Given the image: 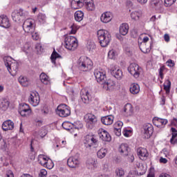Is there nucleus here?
Listing matches in <instances>:
<instances>
[{"mask_svg": "<svg viewBox=\"0 0 177 177\" xmlns=\"http://www.w3.org/2000/svg\"><path fill=\"white\" fill-rule=\"evenodd\" d=\"M77 67L80 71H91L93 68V62L87 57L82 56L77 60Z\"/></svg>", "mask_w": 177, "mask_h": 177, "instance_id": "nucleus-2", "label": "nucleus"}, {"mask_svg": "<svg viewBox=\"0 0 177 177\" xmlns=\"http://www.w3.org/2000/svg\"><path fill=\"white\" fill-rule=\"evenodd\" d=\"M67 164L70 168H77L80 165V158L71 156L67 160Z\"/></svg>", "mask_w": 177, "mask_h": 177, "instance_id": "nucleus-15", "label": "nucleus"}, {"mask_svg": "<svg viewBox=\"0 0 177 177\" xmlns=\"http://www.w3.org/2000/svg\"><path fill=\"white\" fill-rule=\"evenodd\" d=\"M115 174L117 176L122 177L125 175V171L123 170L122 168H118V169H116Z\"/></svg>", "mask_w": 177, "mask_h": 177, "instance_id": "nucleus-48", "label": "nucleus"}, {"mask_svg": "<svg viewBox=\"0 0 177 177\" xmlns=\"http://www.w3.org/2000/svg\"><path fill=\"white\" fill-rule=\"evenodd\" d=\"M84 145L86 147H92L93 145H97V140L92 135H86L84 139Z\"/></svg>", "mask_w": 177, "mask_h": 177, "instance_id": "nucleus-14", "label": "nucleus"}, {"mask_svg": "<svg viewBox=\"0 0 177 177\" xmlns=\"http://www.w3.org/2000/svg\"><path fill=\"white\" fill-rule=\"evenodd\" d=\"M119 31L121 35H127V34H128V31H129V26L128 24H122L120 26Z\"/></svg>", "mask_w": 177, "mask_h": 177, "instance_id": "nucleus-28", "label": "nucleus"}, {"mask_svg": "<svg viewBox=\"0 0 177 177\" xmlns=\"http://www.w3.org/2000/svg\"><path fill=\"white\" fill-rule=\"evenodd\" d=\"M98 135L100 139L104 142H111V136H110V133H109L107 131L103 129H100L98 131Z\"/></svg>", "mask_w": 177, "mask_h": 177, "instance_id": "nucleus-13", "label": "nucleus"}, {"mask_svg": "<svg viewBox=\"0 0 177 177\" xmlns=\"http://www.w3.org/2000/svg\"><path fill=\"white\" fill-rule=\"evenodd\" d=\"M139 48L140 50L142 51L143 53H150V48H149V47H146V44L145 43H140L139 44Z\"/></svg>", "mask_w": 177, "mask_h": 177, "instance_id": "nucleus-41", "label": "nucleus"}, {"mask_svg": "<svg viewBox=\"0 0 177 177\" xmlns=\"http://www.w3.org/2000/svg\"><path fill=\"white\" fill-rule=\"evenodd\" d=\"M65 48L68 50H75L78 46L77 38L74 36H68L65 38Z\"/></svg>", "mask_w": 177, "mask_h": 177, "instance_id": "nucleus-4", "label": "nucleus"}, {"mask_svg": "<svg viewBox=\"0 0 177 177\" xmlns=\"http://www.w3.org/2000/svg\"><path fill=\"white\" fill-rule=\"evenodd\" d=\"M11 16L14 21H20V20H21V17H26V16H28V12L25 11L22 8L19 10H14L11 14Z\"/></svg>", "mask_w": 177, "mask_h": 177, "instance_id": "nucleus-5", "label": "nucleus"}, {"mask_svg": "<svg viewBox=\"0 0 177 177\" xmlns=\"http://www.w3.org/2000/svg\"><path fill=\"white\" fill-rule=\"evenodd\" d=\"M0 27H3V28H9L10 27V21L6 15L0 16Z\"/></svg>", "mask_w": 177, "mask_h": 177, "instance_id": "nucleus-21", "label": "nucleus"}, {"mask_svg": "<svg viewBox=\"0 0 177 177\" xmlns=\"http://www.w3.org/2000/svg\"><path fill=\"white\" fill-rule=\"evenodd\" d=\"M112 19L113 14L110 12H104L100 17V20L102 23H109Z\"/></svg>", "mask_w": 177, "mask_h": 177, "instance_id": "nucleus-22", "label": "nucleus"}, {"mask_svg": "<svg viewBox=\"0 0 177 177\" xmlns=\"http://www.w3.org/2000/svg\"><path fill=\"white\" fill-rule=\"evenodd\" d=\"M7 70L10 74L12 73L14 75H16V74H17V71H19V63L16 62L11 63Z\"/></svg>", "mask_w": 177, "mask_h": 177, "instance_id": "nucleus-24", "label": "nucleus"}, {"mask_svg": "<svg viewBox=\"0 0 177 177\" xmlns=\"http://www.w3.org/2000/svg\"><path fill=\"white\" fill-rule=\"evenodd\" d=\"M151 5L157 10H160L162 8V0H151Z\"/></svg>", "mask_w": 177, "mask_h": 177, "instance_id": "nucleus-29", "label": "nucleus"}, {"mask_svg": "<svg viewBox=\"0 0 177 177\" xmlns=\"http://www.w3.org/2000/svg\"><path fill=\"white\" fill-rule=\"evenodd\" d=\"M101 122L104 125H111L114 122V116L109 115L101 118Z\"/></svg>", "mask_w": 177, "mask_h": 177, "instance_id": "nucleus-23", "label": "nucleus"}, {"mask_svg": "<svg viewBox=\"0 0 177 177\" xmlns=\"http://www.w3.org/2000/svg\"><path fill=\"white\" fill-rule=\"evenodd\" d=\"M66 92L68 93V95H71V96L74 95V88L73 86H68L66 88Z\"/></svg>", "mask_w": 177, "mask_h": 177, "instance_id": "nucleus-57", "label": "nucleus"}, {"mask_svg": "<svg viewBox=\"0 0 177 177\" xmlns=\"http://www.w3.org/2000/svg\"><path fill=\"white\" fill-rule=\"evenodd\" d=\"M107 154V149L102 148L100 149L97 152V156L98 158H104L106 157V155Z\"/></svg>", "mask_w": 177, "mask_h": 177, "instance_id": "nucleus-38", "label": "nucleus"}, {"mask_svg": "<svg viewBox=\"0 0 177 177\" xmlns=\"http://www.w3.org/2000/svg\"><path fill=\"white\" fill-rule=\"evenodd\" d=\"M75 19L76 21H82L84 20V12L77 10L75 12Z\"/></svg>", "mask_w": 177, "mask_h": 177, "instance_id": "nucleus-35", "label": "nucleus"}, {"mask_svg": "<svg viewBox=\"0 0 177 177\" xmlns=\"http://www.w3.org/2000/svg\"><path fill=\"white\" fill-rule=\"evenodd\" d=\"M85 118L86 122V128L88 129H93L95 125H96L97 122V118L92 113H87L85 115Z\"/></svg>", "mask_w": 177, "mask_h": 177, "instance_id": "nucleus-6", "label": "nucleus"}, {"mask_svg": "<svg viewBox=\"0 0 177 177\" xmlns=\"http://www.w3.org/2000/svg\"><path fill=\"white\" fill-rule=\"evenodd\" d=\"M164 89L166 91V93H169V89L171 88V82L169 80H167L164 84Z\"/></svg>", "mask_w": 177, "mask_h": 177, "instance_id": "nucleus-47", "label": "nucleus"}, {"mask_svg": "<svg viewBox=\"0 0 177 177\" xmlns=\"http://www.w3.org/2000/svg\"><path fill=\"white\" fill-rule=\"evenodd\" d=\"M102 87L103 89H104V91H114V88H115V82L111 79H109L106 81L105 80L102 84Z\"/></svg>", "mask_w": 177, "mask_h": 177, "instance_id": "nucleus-11", "label": "nucleus"}, {"mask_svg": "<svg viewBox=\"0 0 177 177\" xmlns=\"http://www.w3.org/2000/svg\"><path fill=\"white\" fill-rule=\"evenodd\" d=\"M84 127V124L81 123V122H76L74 124H71V129H82Z\"/></svg>", "mask_w": 177, "mask_h": 177, "instance_id": "nucleus-43", "label": "nucleus"}, {"mask_svg": "<svg viewBox=\"0 0 177 177\" xmlns=\"http://www.w3.org/2000/svg\"><path fill=\"white\" fill-rule=\"evenodd\" d=\"M117 56V52L115 50H110L108 53V57L109 59H115V57Z\"/></svg>", "mask_w": 177, "mask_h": 177, "instance_id": "nucleus-46", "label": "nucleus"}, {"mask_svg": "<svg viewBox=\"0 0 177 177\" xmlns=\"http://www.w3.org/2000/svg\"><path fill=\"white\" fill-rule=\"evenodd\" d=\"M153 125L150 124H145L144 126V132H143L144 138H145V139H149V138H151V136L153 135Z\"/></svg>", "mask_w": 177, "mask_h": 177, "instance_id": "nucleus-17", "label": "nucleus"}, {"mask_svg": "<svg viewBox=\"0 0 177 177\" xmlns=\"http://www.w3.org/2000/svg\"><path fill=\"white\" fill-rule=\"evenodd\" d=\"M13 128H15V123L10 120L5 121L2 124L3 131H12Z\"/></svg>", "mask_w": 177, "mask_h": 177, "instance_id": "nucleus-26", "label": "nucleus"}, {"mask_svg": "<svg viewBox=\"0 0 177 177\" xmlns=\"http://www.w3.org/2000/svg\"><path fill=\"white\" fill-rule=\"evenodd\" d=\"M142 13L139 11H133L131 13V17L133 20H139Z\"/></svg>", "mask_w": 177, "mask_h": 177, "instance_id": "nucleus-42", "label": "nucleus"}, {"mask_svg": "<svg viewBox=\"0 0 177 177\" xmlns=\"http://www.w3.org/2000/svg\"><path fill=\"white\" fill-rule=\"evenodd\" d=\"M48 135V131L45 129H41L39 131V136L41 138H45Z\"/></svg>", "mask_w": 177, "mask_h": 177, "instance_id": "nucleus-56", "label": "nucleus"}, {"mask_svg": "<svg viewBox=\"0 0 177 177\" xmlns=\"http://www.w3.org/2000/svg\"><path fill=\"white\" fill-rule=\"evenodd\" d=\"M127 70L129 73L134 77V78H139L140 73H142V68L140 66L135 63L131 64Z\"/></svg>", "mask_w": 177, "mask_h": 177, "instance_id": "nucleus-7", "label": "nucleus"}, {"mask_svg": "<svg viewBox=\"0 0 177 177\" xmlns=\"http://www.w3.org/2000/svg\"><path fill=\"white\" fill-rule=\"evenodd\" d=\"M0 107L1 110H3V111H6V110H8V108L9 107V101L4 100L1 102Z\"/></svg>", "mask_w": 177, "mask_h": 177, "instance_id": "nucleus-44", "label": "nucleus"}, {"mask_svg": "<svg viewBox=\"0 0 177 177\" xmlns=\"http://www.w3.org/2000/svg\"><path fill=\"white\" fill-rule=\"evenodd\" d=\"M39 175L40 177H46V175H48V171H46L45 169H41Z\"/></svg>", "mask_w": 177, "mask_h": 177, "instance_id": "nucleus-61", "label": "nucleus"}, {"mask_svg": "<svg viewBox=\"0 0 177 177\" xmlns=\"http://www.w3.org/2000/svg\"><path fill=\"white\" fill-rule=\"evenodd\" d=\"M78 8H82L85 5V0H73Z\"/></svg>", "mask_w": 177, "mask_h": 177, "instance_id": "nucleus-50", "label": "nucleus"}, {"mask_svg": "<svg viewBox=\"0 0 177 177\" xmlns=\"http://www.w3.org/2000/svg\"><path fill=\"white\" fill-rule=\"evenodd\" d=\"M111 74L116 78V80H122V77H124V74L122 73V70L120 69L117 66H112L111 68Z\"/></svg>", "mask_w": 177, "mask_h": 177, "instance_id": "nucleus-12", "label": "nucleus"}, {"mask_svg": "<svg viewBox=\"0 0 177 177\" xmlns=\"http://www.w3.org/2000/svg\"><path fill=\"white\" fill-rule=\"evenodd\" d=\"M129 91L132 95H138L140 92V86L136 83H133L131 84Z\"/></svg>", "mask_w": 177, "mask_h": 177, "instance_id": "nucleus-27", "label": "nucleus"}, {"mask_svg": "<svg viewBox=\"0 0 177 177\" xmlns=\"http://www.w3.org/2000/svg\"><path fill=\"white\" fill-rule=\"evenodd\" d=\"M160 162H161L162 164H167V162H168V160H167V158L161 157L160 159Z\"/></svg>", "mask_w": 177, "mask_h": 177, "instance_id": "nucleus-64", "label": "nucleus"}, {"mask_svg": "<svg viewBox=\"0 0 177 177\" xmlns=\"http://www.w3.org/2000/svg\"><path fill=\"white\" fill-rule=\"evenodd\" d=\"M19 82L22 85V86H28V84H30L28 79L23 76L19 77Z\"/></svg>", "mask_w": 177, "mask_h": 177, "instance_id": "nucleus-39", "label": "nucleus"}, {"mask_svg": "<svg viewBox=\"0 0 177 177\" xmlns=\"http://www.w3.org/2000/svg\"><path fill=\"white\" fill-rule=\"evenodd\" d=\"M129 151H131V149L128 146V144H122L119 147V152L124 157L129 156Z\"/></svg>", "mask_w": 177, "mask_h": 177, "instance_id": "nucleus-20", "label": "nucleus"}, {"mask_svg": "<svg viewBox=\"0 0 177 177\" xmlns=\"http://www.w3.org/2000/svg\"><path fill=\"white\" fill-rule=\"evenodd\" d=\"M53 163L52 162V160H48L47 162V164L46 165V168H48V169H52L53 168Z\"/></svg>", "mask_w": 177, "mask_h": 177, "instance_id": "nucleus-59", "label": "nucleus"}, {"mask_svg": "<svg viewBox=\"0 0 177 177\" xmlns=\"http://www.w3.org/2000/svg\"><path fill=\"white\" fill-rule=\"evenodd\" d=\"M3 59L7 68L13 63V59L10 56H6L3 58Z\"/></svg>", "mask_w": 177, "mask_h": 177, "instance_id": "nucleus-37", "label": "nucleus"}, {"mask_svg": "<svg viewBox=\"0 0 177 177\" xmlns=\"http://www.w3.org/2000/svg\"><path fill=\"white\" fill-rule=\"evenodd\" d=\"M37 19L39 21V23H45L46 21V16L44 14H39Z\"/></svg>", "mask_w": 177, "mask_h": 177, "instance_id": "nucleus-51", "label": "nucleus"}, {"mask_svg": "<svg viewBox=\"0 0 177 177\" xmlns=\"http://www.w3.org/2000/svg\"><path fill=\"white\" fill-rule=\"evenodd\" d=\"M171 131L172 132L171 135V138L170 139V143L171 145H176L177 144V139H175L177 136V130L176 129L171 127Z\"/></svg>", "mask_w": 177, "mask_h": 177, "instance_id": "nucleus-31", "label": "nucleus"}, {"mask_svg": "<svg viewBox=\"0 0 177 177\" xmlns=\"http://www.w3.org/2000/svg\"><path fill=\"white\" fill-rule=\"evenodd\" d=\"M166 64H167L168 67H174L175 62L172 59H169L166 62Z\"/></svg>", "mask_w": 177, "mask_h": 177, "instance_id": "nucleus-58", "label": "nucleus"}, {"mask_svg": "<svg viewBox=\"0 0 177 177\" xmlns=\"http://www.w3.org/2000/svg\"><path fill=\"white\" fill-rule=\"evenodd\" d=\"M18 111L20 115H21V117H28L32 113L31 108H30V105L26 103L21 104L19 105Z\"/></svg>", "mask_w": 177, "mask_h": 177, "instance_id": "nucleus-9", "label": "nucleus"}, {"mask_svg": "<svg viewBox=\"0 0 177 177\" xmlns=\"http://www.w3.org/2000/svg\"><path fill=\"white\" fill-rule=\"evenodd\" d=\"M81 99L85 104H88L91 100H92V96L89 94V92L86 90H82L80 92Z\"/></svg>", "mask_w": 177, "mask_h": 177, "instance_id": "nucleus-18", "label": "nucleus"}, {"mask_svg": "<svg viewBox=\"0 0 177 177\" xmlns=\"http://www.w3.org/2000/svg\"><path fill=\"white\" fill-rule=\"evenodd\" d=\"M48 160L45 158V156L40 155L38 158V162L39 164H41V165H43V167H46V165L48 164Z\"/></svg>", "mask_w": 177, "mask_h": 177, "instance_id": "nucleus-40", "label": "nucleus"}, {"mask_svg": "<svg viewBox=\"0 0 177 177\" xmlns=\"http://www.w3.org/2000/svg\"><path fill=\"white\" fill-rule=\"evenodd\" d=\"M113 132L116 136H121V129H114Z\"/></svg>", "mask_w": 177, "mask_h": 177, "instance_id": "nucleus-62", "label": "nucleus"}, {"mask_svg": "<svg viewBox=\"0 0 177 177\" xmlns=\"http://www.w3.org/2000/svg\"><path fill=\"white\" fill-rule=\"evenodd\" d=\"M98 42L102 48H106L109 46L111 41V35L104 29H100L97 32Z\"/></svg>", "mask_w": 177, "mask_h": 177, "instance_id": "nucleus-1", "label": "nucleus"}, {"mask_svg": "<svg viewBox=\"0 0 177 177\" xmlns=\"http://www.w3.org/2000/svg\"><path fill=\"white\" fill-rule=\"evenodd\" d=\"M137 153L140 160H146L147 156H149V153H147V149L140 147L137 149Z\"/></svg>", "mask_w": 177, "mask_h": 177, "instance_id": "nucleus-25", "label": "nucleus"}, {"mask_svg": "<svg viewBox=\"0 0 177 177\" xmlns=\"http://www.w3.org/2000/svg\"><path fill=\"white\" fill-rule=\"evenodd\" d=\"M6 177H15L13 171H12V170H9L6 174Z\"/></svg>", "mask_w": 177, "mask_h": 177, "instance_id": "nucleus-63", "label": "nucleus"}, {"mask_svg": "<svg viewBox=\"0 0 177 177\" xmlns=\"http://www.w3.org/2000/svg\"><path fill=\"white\" fill-rule=\"evenodd\" d=\"M28 102L34 107H37L39 104V95L34 93H31L28 98Z\"/></svg>", "mask_w": 177, "mask_h": 177, "instance_id": "nucleus-16", "label": "nucleus"}, {"mask_svg": "<svg viewBox=\"0 0 177 177\" xmlns=\"http://www.w3.org/2000/svg\"><path fill=\"white\" fill-rule=\"evenodd\" d=\"M71 31L69 32V34H75L77 32V31H78V26H77V25L75 24H73L71 26Z\"/></svg>", "mask_w": 177, "mask_h": 177, "instance_id": "nucleus-55", "label": "nucleus"}, {"mask_svg": "<svg viewBox=\"0 0 177 177\" xmlns=\"http://www.w3.org/2000/svg\"><path fill=\"white\" fill-rule=\"evenodd\" d=\"M39 78L42 84H44V85H49V84H50L49 77L44 73H41Z\"/></svg>", "mask_w": 177, "mask_h": 177, "instance_id": "nucleus-30", "label": "nucleus"}, {"mask_svg": "<svg viewBox=\"0 0 177 177\" xmlns=\"http://www.w3.org/2000/svg\"><path fill=\"white\" fill-rule=\"evenodd\" d=\"M84 5H86L87 10H95V3H93V0H85Z\"/></svg>", "mask_w": 177, "mask_h": 177, "instance_id": "nucleus-33", "label": "nucleus"}, {"mask_svg": "<svg viewBox=\"0 0 177 177\" xmlns=\"http://www.w3.org/2000/svg\"><path fill=\"white\" fill-rule=\"evenodd\" d=\"M124 112L127 114V115H132L133 113V108L132 107V104L127 103L124 106Z\"/></svg>", "mask_w": 177, "mask_h": 177, "instance_id": "nucleus-32", "label": "nucleus"}, {"mask_svg": "<svg viewBox=\"0 0 177 177\" xmlns=\"http://www.w3.org/2000/svg\"><path fill=\"white\" fill-rule=\"evenodd\" d=\"M31 49V44L28 42L26 43L24 45L23 47V50L24 52H25L26 53H28L30 52V50Z\"/></svg>", "mask_w": 177, "mask_h": 177, "instance_id": "nucleus-49", "label": "nucleus"}, {"mask_svg": "<svg viewBox=\"0 0 177 177\" xmlns=\"http://www.w3.org/2000/svg\"><path fill=\"white\" fill-rule=\"evenodd\" d=\"M23 28L25 32H28V34H31L32 38L35 39V41H38L39 39V35L34 32L35 30V28L34 26V20L32 19H26L23 24Z\"/></svg>", "mask_w": 177, "mask_h": 177, "instance_id": "nucleus-3", "label": "nucleus"}, {"mask_svg": "<svg viewBox=\"0 0 177 177\" xmlns=\"http://www.w3.org/2000/svg\"><path fill=\"white\" fill-rule=\"evenodd\" d=\"M61 57L62 56L59 55L57 52H56V50H54L53 53L51 54L50 59L52 63H53V64H56V59H61Z\"/></svg>", "mask_w": 177, "mask_h": 177, "instance_id": "nucleus-36", "label": "nucleus"}, {"mask_svg": "<svg viewBox=\"0 0 177 177\" xmlns=\"http://www.w3.org/2000/svg\"><path fill=\"white\" fill-rule=\"evenodd\" d=\"M175 1L176 0H165L164 5L167 8H169V6H172L175 3Z\"/></svg>", "mask_w": 177, "mask_h": 177, "instance_id": "nucleus-53", "label": "nucleus"}, {"mask_svg": "<svg viewBox=\"0 0 177 177\" xmlns=\"http://www.w3.org/2000/svg\"><path fill=\"white\" fill-rule=\"evenodd\" d=\"M56 113L59 117L66 118L71 114V110L69 107H67V105L62 104L57 106Z\"/></svg>", "mask_w": 177, "mask_h": 177, "instance_id": "nucleus-8", "label": "nucleus"}, {"mask_svg": "<svg viewBox=\"0 0 177 177\" xmlns=\"http://www.w3.org/2000/svg\"><path fill=\"white\" fill-rule=\"evenodd\" d=\"M153 123L156 127H158V128H164V127L168 124V120L155 118L153 120Z\"/></svg>", "mask_w": 177, "mask_h": 177, "instance_id": "nucleus-19", "label": "nucleus"}, {"mask_svg": "<svg viewBox=\"0 0 177 177\" xmlns=\"http://www.w3.org/2000/svg\"><path fill=\"white\" fill-rule=\"evenodd\" d=\"M164 70H165V68L164 66H162L160 68V70H159V75L161 78V80H162V78H164Z\"/></svg>", "mask_w": 177, "mask_h": 177, "instance_id": "nucleus-60", "label": "nucleus"}, {"mask_svg": "<svg viewBox=\"0 0 177 177\" xmlns=\"http://www.w3.org/2000/svg\"><path fill=\"white\" fill-rule=\"evenodd\" d=\"M145 174H146V169L142 170L141 172H138V171H136L135 169H132V170H130L128 175L131 176H142V175H145Z\"/></svg>", "mask_w": 177, "mask_h": 177, "instance_id": "nucleus-34", "label": "nucleus"}, {"mask_svg": "<svg viewBox=\"0 0 177 177\" xmlns=\"http://www.w3.org/2000/svg\"><path fill=\"white\" fill-rule=\"evenodd\" d=\"M94 75L97 80V82L101 85L106 81V72H103L99 69L94 71Z\"/></svg>", "mask_w": 177, "mask_h": 177, "instance_id": "nucleus-10", "label": "nucleus"}, {"mask_svg": "<svg viewBox=\"0 0 177 177\" xmlns=\"http://www.w3.org/2000/svg\"><path fill=\"white\" fill-rule=\"evenodd\" d=\"M71 125V123L66 122L62 124V127L64 128V129H66V131H70V129H72Z\"/></svg>", "mask_w": 177, "mask_h": 177, "instance_id": "nucleus-52", "label": "nucleus"}, {"mask_svg": "<svg viewBox=\"0 0 177 177\" xmlns=\"http://www.w3.org/2000/svg\"><path fill=\"white\" fill-rule=\"evenodd\" d=\"M86 165L88 169H92V168H95L96 167V161L90 159L88 160Z\"/></svg>", "mask_w": 177, "mask_h": 177, "instance_id": "nucleus-45", "label": "nucleus"}, {"mask_svg": "<svg viewBox=\"0 0 177 177\" xmlns=\"http://www.w3.org/2000/svg\"><path fill=\"white\" fill-rule=\"evenodd\" d=\"M123 125H124V123H122V122L118 121L114 124L113 128L115 129H121V128H122Z\"/></svg>", "mask_w": 177, "mask_h": 177, "instance_id": "nucleus-54", "label": "nucleus"}]
</instances>
